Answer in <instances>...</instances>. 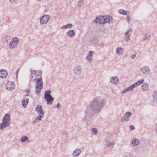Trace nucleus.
Returning <instances> with one entry per match:
<instances>
[{
    "label": "nucleus",
    "mask_w": 157,
    "mask_h": 157,
    "mask_svg": "<svg viewBox=\"0 0 157 157\" xmlns=\"http://www.w3.org/2000/svg\"><path fill=\"white\" fill-rule=\"evenodd\" d=\"M104 16V21H103V24L108 23H111L112 22L113 18L110 15H105Z\"/></svg>",
    "instance_id": "obj_9"
},
{
    "label": "nucleus",
    "mask_w": 157,
    "mask_h": 157,
    "mask_svg": "<svg viewBox=\"0 0 157 157\" xmlns=\"http://www.w3.org/2000/svg\"><path fill=\"white\" fill-rule=\"evenodd\" d=\"M129 120L126 117H125L124 116L123 117H121V122H127L128 121H129Z\"/></svg>",
    "instance_id": "obj_32"
},
{
    "label": "nucleus",
    "mask_w": 157,
    "mask_h": 157,
    "mask_svg": "<svg viewBox=\"0 0 157 157\" xmlns=\"http://www.w3.org/2000/svg\"><path fill=\"white\" fill-rule=\"evenodd\" d=\"M19 69H18L16 71V77H17V73H18V72L19 71Z\"/></svg>",
    "instance_id": "obj_47"
},
{
    "label": "nucleus",
    "mask_w": 157,
    "mask_h": 157,
    "mask_svg": "<svg viewBox=\"0 0 157 157\" xmlns=\"http://www.w3.org/2000/svg\"><path fill=\"white\" fill-rule=\"evenodd\" d=\"M103 21H104V16H99L96 17L95 19L94 20V22L96 23H98L100 25H104L103 24Z\"/></svg>",
    "instance_id": "obj_8"
},
{
    "label": "nucleus",
    "mask_w": 157,
    "mask_h": 157,
    "mask_svg": "<svg viewBox=\"0 0 157 157\" xmlns=\"http://www.w3.org/2000/svg\"><path fill=\"white\" fill-rule=\"evenodd\" d=\"M142 88L144 91L147 90L148 89V84L146 83H144L142 85Z\"/></svg>",
    "instance_id": "obj_28"
},
{
    "label": "nucleus",
    "mask_w": 157,
    "mask_h": 157,
    "mask_svg": "<svg viewBox=\"0 0 157 157\" xmlns=\"http://www.w3.org/2000/svg\"><path fill=\"white\" fill-rule=\"evenodd\" d=\"M30 71L31 72L30 76V83L33 82H36L38 78H40L41 77L40 74L42 72V71H40L37 72L36 71L31 70H30Z\"/></svg>",
    "instance_id": "obj_3"
},
{
    "label": "nucleus",
    "mask_w": 157,
    "mask_h": 157,
    "mask_svg": "<svg viewBox=\"0 0 157 157\" xmlns=\"http://www.w3.org/2000/svg\"><path fill=\"white\" fill-rule=\"evenodd\" d=\"M73 26V25L72 24L69 23L67 24L66 25H63L62 26L61 29H66L71 28Z\"/></svg>",
    "instance_id": "obj_23"
},
{
    "label": "nucleus",
    "mask_w": 157,
    "mask_h": 157,
    "mask_svg": "<svg viewBox=\"0 0 157 157\" xmlns=\"http://www.w3.org/2000/svg\"><path fill=\"white\" fill-rule=\"evenodd\" d=\"M25 92L28 93H30V90L28 89H26L25 90Z\"/></svg>",
    "instance_id": "obj_45"
},
{
    "label": "nucleus",
    "mask_w": 157,
    "mask_h": 157,
    "mask_svg": "<svg viewBox=\"0 0 157 157\" xmlns=\"http://www.w3.org/2000/svg\"><path fill=\"white\" fill-rule=\"evenodd\" d=\"M83 4V1L81 0V1H79V6H81Z\"/></svg>",
    "instance_id": "obj_42"
},
{
    "label": "nucleus",
    "mask_w": 157,
    "mask_h": 157,
    "mask_svg": "<svg viewBox=\"0 0 157 157\" xmlns=\"http://www.w3.org/2000/svg\"><path fill=\"white\" fill-rule=\"evenodd\" d=\"M107 138L106 139V146L110 147L113 148L114 145V142H111L110 141H107Z\"/></svg>",
    "instance_id": "obj_24"
},
{
    "label": "nucleus",
    "mask_w": 157,
    "mask_h": 157,
    "mask_svg": "<svg viewBox=\"0 0 157 157\" xmlns=\"http://www.w3.org/2000/svg\"><path fill=\"white\" fill-rule=\"evenodd\" d=\"M94 52L93 51H90L87 54V55L92 56H93V54Z\"/></svg>",
    "instance_id": "obj_38"
},
{
    "label": "nucleus",
    "mask_w": 157,
    "mask_h": 157,
    "mask_svg": "<svg viewBox=\"0 0 157 157\" xmlns=\"http://www.w3.org/2000/svg\"><path fill=\"white\" fill-rule=\"evenodd\" d=\"M136 56V55H135V54H134L131 56V58L132 59H134L135 58Z\"/></svg>",
    "instance_id": "obj_43"
},
{
    "label": "nucleus",
    "mask_w": 157,
    "mask_h": 157,
    "mask_svg": "<svg viewBox=\"0 0 157 157\" xmlns=\"http://www.w3.org/2000/svg\"><path fill=\"white\" fill-rule=\"evenodd\" d=\"M14 84L13 82H8L6 86L7 89L9 91L13 90L14 88Z\"/></svg>",
    "instance_id": "obj_12"
},
{
    "label": "nucleus",
    "mask_w": 157,
    "mask_h": 157,
    "mask_svg": "<svg viewBox=\"0 0 157 157\" xmlns=\"http://www.w3.org/2000/svg\"><path fill=\"white\" fill-rule=\"evenodd\" d=\"M10 123V116L9 114H7L4 116L2 122L0 124V130H3L5 129L9 126Z\"/></svg>",
    "instance_id": "obj_2"
},
{
    "label": "nucleus",
    "mask_w": 157,
    "mask_h": 157,
    "mask_svg": "<svg viewBox=\"0 0 157 157\" xmlns=\"http://www.w3.org/2000/svg\"><path fill=\"white\" fill-rule=\"evenodd\" d=\"M51 91L48 90L44 93V98L47 101V103L51 105L54 100V98L50 95Z\"/></svg>",
    "instance_id": "obj_5"
},
{
    "label": "nucleus",
    "mask_w": 157,
    "mask_h": 157,
    "mask_svg": "<svg viewBox=\"0 0 157 157\" xmlns=\"http://www.w3.org/2000/svg\"><path fill=\"white\" fill-rule=\"evenodd\" d=\"M36 82L35 92L37 95H39L40 94L43 85V82L41 77L40 78H38Z\"/></svg>",
    "instance_id": "obj_4"
},
{
    "label": "nucleus",
    "mask_w": 157,
    "mask_h": 157,
    "mask_svg": "<svg viewBox=\"0 0 157 157\" xmlns=\"http://www.w3.org/2000/svg\"><path fill=\"white\" fill-rule=\"evenodd\" d=\"M104 44L103 42H101L100 44V46L101 47L104 46Z\"/></svg>",
    "instance_id": "obj_44"
},
{
    "label": "nucleus",
    "mask_w": 157,
    "mask_h": 157,
    "mask_svg": "<svg viewBox=\"0 0 157 157\" xmlns=\"http://www.w3.org/2000/svg\"><path fill=\"white\" fill-rule=\"evenodd\" d=\"M50 19V17L48 15H44L42 16L40 20V23L43 25L46 24L49 21Z\"/></svg>",
    "instance_id": "obj_7"
},
{
    "label": "nucleus",
    "mask_w": 157,
    "mask_h": 157,
    "mask_svg": "<svg viewBox=\"0 0 157 157\" xmlns=\"http://www.w3.org/2000/svg\"><path fill=\"white\" fill-rule=\"evenodd\" d=\"M44 114L43 113L40 114L34 120L33 122V124H36L39 121H40L44 117Z\"/></svg>",
    "instance_id": "obj_11"
},
{
    "label": "nucleus",
    "mask_w": 157,
    "mask_h": 157,
    "mask_svg": "<svg viewBox=\"0 0 157 157\" xmlns=\"http://www.w3.org/2000/svg\"><path fill=\"white\" fill-rule=\"evenodd\" d=\"M61 107V105L59 103H58L56 106L55 107L56 108H57L58 109H59Z\"/></svg>",
    "instance_id": "obj_41"
},
{
    "label": "nucleus",
    "mask_w": 157,
    "mask_h": 157,
    "mask_svg": "<svg viewBox=\"0 0 157 157\" xmlns=\"http://www.w3.org/2000/svg\"><path fill=\"white\" fill-rule=\"evenodd\" d=\"M75 34V31L73 30H71L68 31L67 33L68 36L70 37H73L74 36Z\"/></svg>",
    "instance_id": "obj_20"
},
{
    "label": "nucleus",
    "mask_w": 157,
    "mask_h": 157,
    "mask_svg": "<svg viewBox=\"0 0 157 157\" xmlns=\"http://www.w3.org/2000/svg\"><path fill=\"white\" fill-rule=\"evenodd\" d=\"M9 2L11 3L12 4H15L16 3L17 0H9Z\"/></svg>",
    "instance_id": "obj_37"
},
{
    "label": "nucleus",
    "mask_w": 157,
    "mask_h": 157,
    "mask_svg": "<svg viewBox=\"0 0 157 157\" xmlns=\"http://www.w3.org/2000/svg\"><path fill=\"white\" fill-rule=\"evenodd\" d=\"M79 73H80V71H81L80 69L79 68Z\"/></svg>",
    "instance_id": "obj_51"
},
{
    "label": "nucleus",
    "mask_w": 157,
    "mask_h": 157,
    "mask_svg": "<svg viewBox=\"0 0 157 157\" xmlns=\"http://www.w3.org/2000/svg\"><path fill=\"white\" fill-rule=\"evenodd\" d=\"M119 13L121 14L127 15L128 14L127 11L122 9H120L118 10Z\"/></svg>",
    "instance_id": "obj_26"
},
{
    "label": "nucleus",
    "mask_w": 157,
    "mask_h": 157,
    "mask_svg": "<svg viewBox=\"0 0 157 157\" xmlns=\"http://www.w3.org/2000/svg\"><path fill=\"white\" fill-rule=\"evenodd\" d=\"M141 70L143 73L145 74H148L150 72V70L147 66H144L141 69Z\"/></svg>",
    "instance_id": "obj_17"
},
{
    "label": "nucleus",
    "mask_w": 157,
    "mask_h": 157,
    "mask_svg": "<svg viewBox=\"0 0 157 157\" xmlns=\"http://www.w3.org/2000/svg\"><path fill=\"white\" fill-rule=\"evenodd\" d=\"M93 41L94 43L96 44H97L98 42L97 41L96 39H94Z\"/></svg>",
    "instance_id": "obj_46"
},
{
    "label": "nucleus",
    "mask_w": 157,
    "mask_h": 157,
    "mask_svg": "<svg viewBox=\"0 0 157 157\" xmlns=\"http://www.w3.org/2000/svg\"><path fill=\"white\" fill-rule=\"evenodd\" d=\"M150 36L151 34L147 33H146L145 36V37L143 39V40H149L150 38Z\"/></svg>",
    "instance_id": "obj_31"
},
{
    "label": "nucleus",
    "mask_w": 157,
    "mask_h": 157,
    "mask_svg": "<svg viewBox=\"0 0 157 157\" xmlns=\"http://www.w3.org/2000/svg\"><path fill=\"white\" fill-rule=\"evenodd\" d=\"M92 56H90L87 55V56L86 57V59L88 61H90L92 60Z\"/></svg>",
    "instance_id": "obj_36"
},
{
    "label": "nucleus",
    "mask_w": 157,
    "mask_h": 157,
    "mask_svg": "<svg viewBox=\"0 0 157 157\" xmlns=\"http://www.w3.org/2000/svg\"><path fill=\"white\" fill-rule=\"evenodd\" d=\"M153 99L155 101L157 102V90L155 91L152 95Z\"/></svg>",
    "instance_id": "obj_25"
},
{
    "label": "nucleus",
    "mask_w": 157,
    "mask_h": 157,
    "mask_svg": "<svg viewBox=\"0 0 157 157\" xmlns=\"http://www.w3.org/2000/svg\"><path fill=\"white\" fill-rule=\"evenodd\" d=\"M122 49V48H119V47L117 48L116 49L117 53L119 54Z\"/></svg>",
    "instance_id": "obj_35"
},
{
    "label": "nucleus",
    "mask_w": 157,
    "mask_h": 157,
    "mask_svg": "<svg viewBox=\"0 0 157 157\" xmlns=\"http://www.w3.org/2000/svg\"><path fill=\"white\" fill-rule=\"evenodd\" d=\"M29 95V94L28 93H27L26 95V96H28Z\"/></svg>",
    "instance_id": "obj_50"
},
{
    "label": "nucleus",
    "mask_w": 157,
    "mask_h": 157,
    "mask_svg": "<svg viewBox=\"0 0 157 157\" xmlns=\"http://www.w3.org/2000/svg\"><path fill=\"white\" fill-rule=\"evenodd\" d=\"M74 71L75 74L78 75V67H75L74 69Z\"/></svg>",
    "instance_id": "obj_33"
},
{
    "label": "nucleus",
    "mask_w": 157,
    "mask_h": 157,
    "mask_svg": "<svg viewBox=\"0 0 157 157\" xmlns=\"http://www.w3.org/2000/svg\"><path fill=\"white\" fill-rule=\"evenodd\" d=\"M21 141L22 143L28 142L29 141V140L27 136H23L21 138Z\"/></svg>",
    "instance_id": "obj_18"
},
{
    "label": "nucleus",
    "mask_w": 157,
    "mask_h": 157,
    "mask_svg": "<svg viewBox=\"0 0 157 157\" xmlns=\"http://www.w3.org/2000/svg\"><path fill=\"white\" fill-rule=\"evenodd\" d=\"M110 82L114 84H117L119 82V79L117 76H113L110 78Z\"/></svg>",
    "instance_id": "obj_14"
},
{
    "label": "nucleus",
    "mask_w": 157,
    "mask_h": 157,
    "mask_svg": "<svg viewBox=\"0 0 157 157\" xmlns=\"http://www.w3.org/2000/svg\"><path fill=\"white\" fill-rule=\"evenodd\" d=\"M139 140L136 138L133 139L132 141V144L134 146H137L139 144Z\"/></svg>",
    "instance_id": "obj_21"
},
{
    "label": "nucleus",
    "mask_w": 157,
    "mask_h": 157,
    "mask_svg": "<svg viewBox=\"0 0 157 157\" xmlns=\"http://www.w3.org/2000/svg\"><path fill=\"white\" fill-rule=\"evenodd\" d=\"M105 105L104 100H101L98 98H94L91 102L90 107L88 106L86 111L84 121L87 124L91 123L93 120L92 116L94 115L93 111L99 113Z\"/></svg>",
    "instance_id": "obj_1"
},
{
    "label": "nucleus",
    "mask_w": 157,
    "mask_h": 157,
    "mask_svg": "<svg viewBox=\"0 0 157 157\" xmlns=\"http://www.w3.org/2000/svg\"><path fill=\"white\" fill-rule=\"evenodd\" d=\"M68 133L67 132L65 131L63 132L62 134V138L64 139H66L68 137Z\"/></svg>",
    "instance_id": "obj_27"
},
{
    "label": "nucleus",
    "mask_w": 157,
    "mask_h": 157,
    "mask_svg": "<svg viewBox=\"0 0 157 157\" xmlns=\"http://www.w3.org/2000/svg\"><path fill=\"white\" fill-rule=\"evenodd\" d=\"M81 152V151L80 149H79V155Z\"/></svg>",
    "instance_id": "obj_49"
},
{
    "label": "nucleus",
    "mask_w": 157,
    "mask_h": 157,
    "mask_svg": "<svg viewBox=\"0 0 157 157\" xmlns=\"http://www.w3.org/2000/svg\"><path fill=\"white\" fill-rule=\"evenodd\" d=\"M92 131L94 135H96L98 133V131L97 129L95 128H92Z\"/></svg>",
    "instance_id": "obj_34"
},
{
    "label": "nucleus",
    "mask_w": 157,
    "mask_h": 157,
    "mask_svg": "<svg viewBox=\"0 0 157 157\" xmlns=\"http://www.w3.org/2000/svg\"><path fill=\"white\" fill-rule=\"evenodd\" d=\"M133 88L131 85L129 87H128L127 88L124 90H123L121 92V93L122 94H124L125 93L127 92L132 90H133Z\"/></svg>",
    "instance_id": "obj_19"
},
{
    "label": "nucleus",
    "mask_w": 157,
    "mask_h": 157,
    "mask_svg": "<svg viewBox=\"0 0 157 157\" xmlns=\"http://www.w3.org/2000/svg\"><path fill=\"white\" fill-rule=\"evenodd\" d=\"M7 75V72L5 70H1L0 71V77L2 78H5Z\"/></svg>",
    "instance_id": "obj_15"
},
{
    "label": "nucleus",
    "mask_w": 157,
    "mask_h": 157,
    "mask_svg": "<svg viewBox=\"0 0 157 157\" xmlns=\"http://www.w3.org/2000/svg\"><path fill=\"white\" fill-rule=\"evenodd\" d=\"M132 113L131 112H126L124 116L126 117L127 118H130L131 115H132Z\"/></svg>",
    "instance_id": "obj_30"
},
{
    "label": "nucleus",
    "mask_w": 157,
    "mask_h": 157,
    "mask_svg": "<svg viewBox=\"0 0 157 157\" xmlns=\"http://www.w3.org/2000/svg\"><path fill=\"white\" fill-rule=\"evenodd\" d=\"M19 41V39L17 37L13 38L9 44V48L11 49L15 48L18 46Z\"/></svg>",
    "instance_id": "obj_6"
},
{
    "label": "nucleus",
    "mask_w": 157,
    "mask_h": 157,
    "mask_svg": "<svg viewBox=\"0 0 157 157\" xmlns=\"http://www.w3.org/2000/svg\"><path fill=\"white\" fill-rule=\"evenodd\" d=\"M29 101V99L28 98L25 99H23L21 102L22 105L25 108H26L27 104Z\"/></svg>",
    "instance_id": "obj_22"
},
{
    "label": "nucleus",
    "mask_w": 157,
    "mask_h": 157,
    "mask_svg": "<svg viewBox=\"0 0 157 157\" xmlns=\"http://www.w3.org/2000/svg\"><path fill=\"white\" fill-rule=\"evenodd\" d=\"M36 110L39 114H41V113H43V114H44L42 108V106L41 105L37 106L36 108Z\"/></svg>",
    "instance_id": "obj_16"
},
{
    "label": "nucleus",
    "mask_w": 157,
    "mask_h": 157,
    "mask_svg": "<svg viewBox=\"0 0 157 157\" xmlns=\"http://www.w3.org/2000/svg\"><path fill=\"white\" fill-rule=\"evenodd\" d=\"M72 155L74 157H77L78 156V149H77L74 151L72 154Z\"/></svg>",
    "instance_id": "obj_29"
},
{
    "label": "nucleus",
    "mask_w": 157,
    "mask_h": 157,
    "mask_svg": "<svg viewBox=\"0 0 157 157\" xmlns=\"http://www.w3.org/2000/svg\"><path fill=\"white\" fill-rule=\"evenodd\" d=\"M155 131L156 132V133H157V127H156L154 129Z\"/></svg>",
    "instance_id": "obj_48"
},
{
    "label": "nucleus",
    "mask_w": 157,
    "mask_h": 157,
    "mask_svg": "<svg viewBox=\"0 0 157 157\" xmlns=\"http://www.w3.org/2000/svg\"><path fill=\"white\" fill-rule=\"evenodd\" d=\"M129 129L131 131H132L135 129V127L132 125L129 126Z\"/></svg>",
    "instance_id": "obj_39"
},
{
    "label": "nucleus",
    "mask_w": 157,
    "mask_h": 157,
    "mask_svg": "<svg viewBox=\"0 0 157 157\" xmlns=\"http://www.w3.org/2000/svg\"><path fill=\"white\" fill-rule=\"evenodd\" d=\"M126 19L128 21V23H129L130 21V18L128 15L126 17Z\"/></svg>",
    "instance_id": "obj_40"
},
{
    "label": "nucleus",
    "mask_w": 157,
    "mask_h": 157,
    "mask_svg": "<svg viewBox=\"0 0 157 157\" xmlns=\"http://www.w3.org/2000/svg\"><path fill=\"white\" fill-rule=\"evenodd\" d=\"M155 126L156 127L157 126V123L155 124Z\"/></svg>",
    "instance_id": "obj_52"
},
{
    "label": "nucleus",
    "mask_w": 157,
    "mask_h": 157,
    "mask_svg": "<svg viewBox=\"0 0 157 157\" xmlns=\"http://www.w3.org/2000/svg\"><path fill=\"white\" fill-rule=\"evenodd\" d=\"M132 32V29H129L124 33V39L126 41L128 42L130 40V36Z\"/></svg>",
    "instance_id": "obj_10"
},
{
    "label": "nucleus",
    "mask_w": 157,
    "mask_h": 157,
    "mask_svg": "<svg viewBox=\"0 0 157 157\" xmlns=\"http://www.w3.org/2000/svg\"><path fill=\"white\" fill-rule=\"evenodd\" d=\"M144 79H141L138 81L133 84H132V86L133 89L135 87H137L140 85L142 84L144 82Z\"/></svg>",
    "instance_id": "obj_13"
}]
</instances>
